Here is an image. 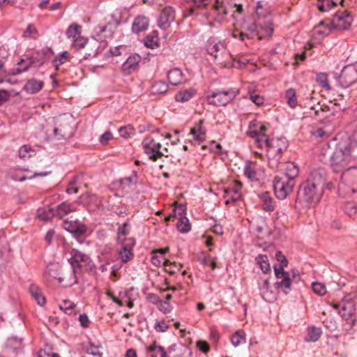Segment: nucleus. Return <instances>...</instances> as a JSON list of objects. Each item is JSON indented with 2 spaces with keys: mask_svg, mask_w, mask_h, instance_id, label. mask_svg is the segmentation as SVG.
<instances>
[{
  "mask_svg": "<svg viewBox=\"0 0 357 357\" xmlns=\"http://www.w3.org/2000/svg\"><path fill=\"white\" fill-rule=\"evenodd\" d=\"M89 211H94L102 206V199L96 195H86L82 197Z\"/></svg>",
  "mask_w": 357,
  "mask_h": 357,
  "instance_id": "aec40b11",
  "label": "nucleus"
},
{
  "mask_svg": "<svg viewBox=\"0 0 357 357\" xmlns=\"http://www.w3.org/2000/svg\"><path fill=\"white\" fill-rule=\"evenodd\" d=\"M22 344V339H19L17 337H11L8 340V346H14V351H15L17 348H20Z\"/></svg>",
  "mask_w": 357,
  "mask_h": 357,
  "instance_id": "680f3d73",
  "label": "nucleus"
},
{
  "mask_svg": "<svg viewBox=\"0 0 357 357\" xmlns=\"http://www.w3.org/2000/svg\"><path fill=\"white\" fill-rule=\"evenodd\" d=\"M36 153L29 145H23L18 150V155L22 160H27L36 155Z\"/></svg>",
  "mask_w": 357,
  "mask_h": 357,
  "instance_id": "2f4dec72",
  "label": "nucleus"
},
{
  "mask_svg": "<svg viewBox=\"0 0 357 357\" xmlns=\"http://www.w3.org/2000/svg\"><path fill=\"white\" fill-rule=\"evenodd\" d=\"M55 214V211L52 208H43L38 211V216L44 221H48L52 219Z\"/></svg>",
  "mask_w": 357,
  "mask_h": 357,
  "instance_id": "58836bf2",
  "label": "nucleus"
},
{
  "mask_svg": "<svg viewBox=\"0 0 357 357\" xmlns=\"http://www.w3.org/2000/svg\"><path fill=\"white\" fill-rule=\"evenodd\" d=\"M151 262H152V264L153 265H155L156 266H159L161 264H164L165 266H166V264H165V263H166L165 259L162 256H158V255H155L153 253V255L151 257Z\"/></svg>",
  "mask_w": 357,
  "mask_h": 357,
  "instance_id": "4d7b16f0",
  "label": "nucleus"
},
{
  "mask_svg": "<svg viewBox=\"0 0 357 357\" xmlns=\"http://www.w3.org/2000/svg\"><path fill=\"white\" fill-rule=\"evenodd\" d=\"M357 81V66L344 67L339 76L338 82L342 88H347Z\"/></svg>",
  "mask_w": 357,
  "mask_h": 357,
  "instance_id": "1a4fd4ad",
  "label": "nucleus"
},
{
  "mask_svg": "<svg viewBox=\"0 0 357 357\" xmlns=\"http://www.w3.org/2000/svg\"><path fill=\"white\" fill-rule=\"evenodd\" d=\"M141 57L138 54L130 56L122 65V70L124 74L129 75L138 67Z\"/></svg>",
  "mask_w": 357,
  "mask_h": 357,
  "instance_id": "f3484780",
  "label": "nucleus"
},
{
  "mask_svg": "<svg viewBox=\"0 0 357 357\" xmlns=\"http://www.w3.org/2000/svg\"><path fill=\"white\" fill-rule=\"evenodd\" d=\"M324 171L319 169L313 172L312 179L304 181L299 187L296 204L306 207L317 204L323 195L324 180L321 177Z\"/></svg>",
  "mask_w": 357,
  "mask_h": 357,
  "instance_id": "f257e3e1",
  "label": "nucleus"
},
{
  "mask_svg": "<svg viewBox=\"0 0 357 357\" xmlns=\"http://www.w3.org/2000/svg\"><path fill=\"white\" fill-rule=\"evenodd\" d=\"M259 26V24L252 23V24L247 26L245 29L250 32L249 33L251 34V36H257Z\"/></svg>",
  "mask_w": 357,
  "mask_h": 357,
  "instance_id": "13d9d810",
  "label": "nucleus"
},
{
  "mask_svg": "<svg viewBox=\"0 0 357 357\" xmlns=\"http://www.w3.org/2000/svg\"><path fill=\"white\" fill-rule=\"evenodd\" d=\"M317 82L319 85L326 89H330V85L328 82L327 75L325 73H319L317 75Z\"/></svg>",
  "mask_w": 357,
  "mask_h": 357,
  "instance_id": "3c124183",
  "label": "nucleus"
},
{
  "mask_svg": "<svg viewBox=\"0 0 357 357\" xmlns=\"http://www.w3.org/2000/svg\"><path fill=\"white\" fill-rule=\"evenodd\" d=\"M88 40L81 36L73 40V46L76 50H80L87 44Z\"/></svg>",
  "mask_w": 357,
  "mask_h": 357,
  "instance_id": "603ef678",
  "label": "nucleus"
},
{
  "mask_svg": "<svg viewBox=\"0 0 357 357\" xmlns=\"http://www.w3.org/2000/svg\"><path fill=\"white\" fill-rule=\"evenodd\" d=\"M168 328V325L164 321H157L154 326V328L158 332H165Z\"/></svg>",
  "mask_w": 357,
  "mask_h": 357,
  "instance_id": "052dcab7",
  "label": "nucleus"
},
{
  "mask_svg": "<svg viewBox=\"0 0 357 357\" xmlns=\"http://www.w3.org/2000/svg\"><path fill=\"white\" fill-rule=\"evenodd\" d=\"M244 175L251 181H257V173L255 165L250 161L247 162L244 169Z\"/></svg>",
  "mask_w": 357,
  "mask_h": 357,
  "instance_id": "cd10ccee",
  "label": "nucleus"
},
{
  "mask_svg": "<svg viewBox=\"0 0 357 357\" xmlns=\"http://www.w3.org/2000/svg\"><path fill=\"white\" fill-rule=\"evenodd\" d=\"M262 200V208L265 211L271 212L275 209V204L273 198L269 193L266 192L261 195Z\"/></svg>",
  "mask_w": 357,
  "mask_h": 357,
  "instance_id": "c756f323",
  "label": "nucleus"
},
{
  "mask_svg": "<svg viewBox=\"0 0 357 357\" xmlns=\"http://www.w3.org/2000/svg\"><path fill=\"white\" fill-rule=\"evenodd\" d=\"M148 351L151 353V357H167V352L163 347L153 343L148 347Z\"/></svg>",
  "mask_w": 357,
  "mask_h": 357,
  "instance_id": "72a5a7b5",
  "label": "nucleus"
},
{
  "mask_svg": "<svg viewBox=\"0 0 357 357\" xmlns=\"http://www.w3.org/2000/svg\"><path fill=\"white\" fill-rule=\"evenodd\" d=\"M129 232L130 228L128 225L127 222H125L119 227L117 234L121 236H127L129 234Z\"/></svg>",
  "mask_w": 357,
  "mask_h": 357,
  "instance_id": "bf43d9fd",
  "label": "nucleus"
},
{
  "mask_svg": "<svg viewBox=\"0 0 357 357\" xmlns=\"http://www.w3.org/2000/svg\"><path fill=\"white\" fill-rule=\"evenodd\" d=\"M29 292L38 305L43 306L45 304L46 299L38 286L31 284L29 287Z\"/></svg>",
  "mask_w": 357,
  "mask_h": 357,
  "instance_id": "a878e982",
  "label": "nucleus"
},
{
  "mask_svg": "<svg viewBox=\"0 0 357 357\" xmlns=\"http://www.w3.org/2000/svg\"><path fill=\"white\" fill-rule=\"evenodd\" d=\"M230 340L235 347L243 344L245 342V333L243 330H238L231 336Z\"/></svg>",
  "mask_w": 357,
  "mask_h": 357,
  "instance_id": "473e14b6",
  "label": "nucleus"
},
{
  "mask_svg": "<svg viewBox=\"0 0 357 357\" xmlns=\"http://www.w3.org/2000/svg\"><path fill=\"white\" fill-rule=\"evenodd\" d=\"M342 1L343 0H318L317 6L321 12H327Z\"/></svg>",
  "mask_w": 357,
  "mask_h": 357,
  "instance_id": "393cba45",
  "label": "nucleus"
},
{
  "mask_svg": "<svg viewBox=\"0 0 357 357\" xmlns=\"http://www.w3.org/2000/svg\"><path fill=\"white\" fill-rule=\"evenodd\" d=\"M142 144L144 152L149 155L150 159L156 160L163 155V153L160 151L161 144L160 143H157L152 139L149 142L144 140Z\"/></svg>",
  "mask_w": 357,
  "mask_h": 357,
  "instance_id": "4468645a",
  "label": "nucleus"
},
{
  "mask_svg": "<svg viewBox=\"0 0 357 357\" xmlns=\"http://www.w3.org/2000/svg\"><path fill=\"white\" fill-rule=\"evenodd\" d=\"M357 158V132L352 139L340 142L331 155V167L336 172L344 169L348 164Z\"/></svg>",
  "mask_w": 357,
  "mask_h": 357,
  "instance_id": "f03ea898",
  "label": "nucleus"
},
{
  "mask_svg": "<svg viewBox=\"0 0 357 357\" xmlns=\"http://www.w3.org/2000/svg\"><path fill=\"white\" fill-rule=\"evenodd\" d=\"M298 168L294 163L289 162L286 166V172L282 177H287V179H291L294 181V179L298 176Z\"/></svg>",
  "mask_w": 357,
  "mask_h": 357,
  "instance_id": "f704fd0d",
  "label": "nucleus"
},
{
  "mask_svg": "<svg viewBox=\"0 0 357 357\" xmlns=\"http://www.w3.org/2000/svg\"><path fill=\"white\" fill-rule=\"evenodd\" d=\"M256 260L259 264L261 271L266 273L271 270L270 264L268 263V257L266 255H259L257 257Z\"/></svg>",
  "mask_w": 357,
  "mask_h": 357,
  "instance_id": "37998d69",
  "label": "nucleus"
},
{
  "mask_svg": "<svg viewBox=\"0 0 357 357\" xmlns=\"http://www.w3.org/2000/svg\"><path fill=\"white\" fill-rule=\"evenodd\" d=\"M70 253L71 257L68 259V261L72 268L77 269V271L81 268H84L90 273L95 271L96 266L87 255L77 249H72Z\"/></svg>",
  "mask_w": 357,
  "mask_h": 357,
  "instance_id": "39448f33",
  "label": "nucleus"
},
{
  "mask_svg": "<svg viewBox=\"0 0 357 357\" xmlns=\"http://www.w3.org/2000/svg\"><path fill=\"white\" fill-rule=\"evenodd\" d=\"M177 228L181 233H188L191 229V226L188 218L185 216L178 217Z\"/></svg>",
  "mask_w": 357,
  "mask_h": 357,
  "instance_id": "e433bc0d",
  "label": "nucleus"
},
{
  "mask_svg": "<svg viewBox=\"0 0 357 357\" xmlns=\"http://www.w3.org/2000/svg\"><path fill=\"white\" fill-rule=\"evenodd\" d=\"M206 50L209 54L216 59L223 53L225 47L222 43L217 42L214 38H210L208 41Z\"/></svg>",
  "mask_w": 357,
  "mask_h": 357,
  "instance_id": "dca6fc26",
  "label": "nucleus"
},
{
  "mask_svg": "<svg viewBox=\"0 0 357 357\" xmlns=\"http://www.w3.org/2000/svg\"><path fill=\"white\" fill-rule=\"evenodd\" d=\"M233 36L234 38H239L241 40L243 41L246 39H250V38H252L253 36H251V34L250 33H245V32H239V33H233Z\"/></svg>",
  "mask_w": 357,
  "mask_h": 357,
  "instance_id": "69168bd1",
  "label": "nucleus"
},
{
  "mask_svg": "<svg viewBox=\"0 0 357 357\" xmlns=\"http://www.w3.org/2000/svg\"><path fill=\"white\" fill-rule=\"evenodd\" d=\"M175 19V11L171 6L164 8L158 21V26L164 30L168 29Z\"/></svg>",
  "mask_w": 357,
  "mask_h": 357,
  "instance_id": "ddd939ff",
  "label": "nucleus"
},
{
  "mask_svg": "<svg viewBox=\"0 0 357 357\" xmlns=\"http://www.w3.org/2000/svg\"><path fill=\"white\" fill-rule=\"evenodd\" d=\"M321 334L320 328L309 326L307 328V335L305 337L306 342H316L319 340Z\"/></svg>",
  "mask_w": 357,
  "mask_h": 357,
  "instance_id": "c85d7f7f",
  "label": "nucleus"
},
{
  "mask_svg": "<svg viewBox=\"0 0 357 357\" xmlns=\"http://www.w3.org/2000/svg\"><path fill=\"white\" fill-rule=\"evenodd\" d=\"M75 211V208H72L71 205L66 204V202H63L57 206L55 214L59 218H62L64 215H66L70 212Z\"/></svg>",
  "mask_w": 357,
  "mask_h": 357,
  "instance_id": "c9c22d12",
  "label": "nucleus"
},
{
  "mask_svg": "<svg viewBox=\"0 0 357 357\" xmlns=\"http://www.w3.org/2000/svg\"><path fill=\"white\" fill-rule=\"evenodd\" d=\"M158 305L159 310L165 314L169 313L172 311V307L167 301H160Z\"/></svg>",
  "mask_w": 357,
  "mask_h": 357,
  "instance_id": "6e6d98bb",
  "label": "nucleus"
},
{
  "mask_svg": "<svg viewBox=\"0 0 357 357\" xmlns=\"http://www.w3.org/2000/svg\"><path fill=\"white\" fill-rule=\"evenodd\" d=\"M53 135L56 140L66 139L72 135V130L68 123H59L53 129Z\"/></svg>",
  "mask_w": 357,
  "mask_h": 357,
  "instance_id": "a211bd4d",
  "label": "nucleus"
},
{
  "mask_svg": "<svg viewBox=\"0 0 357 357\" xmlns=\"http://www.w3.org/2000/svg\"><path fill=\"white\" fill-rule=\"evenodd\" d=\"M352 21L353 18L349 13L344 10L338 11L331 21V28L339 31L346 30L350 26Z\"/></svg>",
  "mask_w": 357,
  "mask_h": 357,
  "instance_id": "9d476101",
  "label": "nucleus"
},
{
  "mask_svg": "<svg viewBox=\"0 0 357 357\" xmlns=\"http://www.w3.org/2000/svg\"><path fill=\"white\" fill-rule=\"evenodd\" d=\"M69 53L67 51L62 52L53 60V65L58 68L61 65L66 62L69 59Z\"/></svg>",
  "mask_w": 357,
  "mask_h": 357,
  "instance_id": "09e8293b",
  "label": "nucleus"
},
{
  "mask_svg": "<svg viewBox=\"0 0 357 357\" xmlns=\"http://www.w3.org/2000/svg\"><path fill=\"white\" fill-rule=\"evenodd\" d=\"M149 26V19L144 16L137 17L132 25V30L134 33H138L145 31Z\"/></svg>",
  "mask_w": 357,
  "mask_h": 357,
  "instance_id": "5701e85b",
  "label": "nucleus"
},
{
  "mask_svg": "<svg viewBox=\"0 0 357 357\" xmlns=\"http://www.w3.org/2000/svg\"><path fill=\"white\" fill-rule=\"evenodd\" d=\"M59 267L57 264H49L45 270V275L51 279H57L59 276Z\"/></svg>",
  "mask_w": 357,
  "mask_h": 357,
  "instance_id": "ea45409f",
  "label": "nucleus"
},
{
  "mask_svg": "<svg viewBox=\"0 0 357 357\" xmlns=\"http://www.w3.org/2000/svg\"><path fill=\"white\" fill-rule=\"evenodd\" d=\"M75 307V305L68 300H65L62 302L60 305L61 310H63L65 313L70 314L72 313L73 310Z\"/></svg>",
  "mask_w": 357,
  "mask_h": 357,
  "instance_id": "864d4df0",
  "label": "nucleus"
},
{
  "mask_svg": "<svg viewBox=\"0 0 357 357\" xmlns=\"http://www.w3.org/2000/svg\"><path fill=\"white\" fill-rule=\"evenodd\" d=\"M82 26L77 24H72L69 26L66 31V35L68 38H71L72 40L77 38L81 34Z\"/></svg>",
  "mask_w": 357,
  "mask_h": 357,
  "instance_id": "4c0bfd02",
  "label": "nucleus"
},
{
  "mask_svg": "<svg viewBox=\"0 0 357 357\" xmlns=\"http://www.w3.org/2000/svg\"><path fill=\"white\" fill-rule=\"evenodd\" d=\"M275 258L280 265H274V272L278 281L275 283L276 289L282 290L285 294L290 292L291 285L294 282L300 280V275L297 271H292L291 273L284 271V268L288 264V261L281 251H278Z\"/></svg>",
  "mask_w": 357,
  "mask_h": 357,
  "instance_id": "20e7f679",
  "label": "nucleus"
},
{
  "mask_svg": "<svg viewBox=\"0 0 357 357\" xmlns=\"http://www.w3.org/2000/svg\"><path fill=\"white\" fill-rule=\"evenodd\" d=\"M313 291L319 296H323L326 293V288L323 283L314 282L312 284Z\"/></svg>",
  "mask_w": 357,
  "mask_h": 357,
  "instance_id": "8fccbe9b",
  "label": "nucleus"
},
{
  "mask_svg": "<svg viewBox=\"0 0 357 357\" xmlns=\"http://www.w3.org/2000/svg\"><path fill=\"white\" fill-rule=\"evenodd\" d=\"M203 121H200L190 130V134L193 137V139L202 142L206 139V130L202 126Z\"/></svg>",
  "mask_w": 357,
  "mask_h": 357,
  "instance_id": "4be33fe9",
  "label": "nucleus"
},
{
  "mask_svg": "<svg viewBox=\"0 0 357 357\" xmlns=\"http://www.w3.org/2000/svg\"><path fill=\"white\" fill-rule=\"evenodd\" d=\"M344 210L349 217L354 219L357 218V204H356L354 202H346L344 206Z\"/></svg>",
  "mask_w": 357,
  "mask_h": 357,
  "instance_id": "a19ab883",
  "label": "nucleus"
},
{
  "mask_svg": "<svg viewBox=\"0 0 357 357\" xmlns=\"http://www.w3.org/2000/svg\"><path fill=\"white\" fill-rule=\"evenodd\" d=\"M43 87V82L35 79H29L23 86V90L27 93L33 94L38 92Z\"/></svg>",
  "mask_w": 357,
  "mask_h": 357,
  "instance_id": "412c9836",
  "label": "nucleus"
},
{
  "mask_svg": "<svg viewBox=\"0 0 357 357\" xmlns=\"http://www.w3.org/2000/svg\"><path fill=\"white\" fill-rule=\"evenodd\" d=\"M78 273L77 269L72 268V270L68 271L67 273H63L62 276L58 278L59 283H64L65 287H71L77 283V274Z\"/></svg>",
  "mask_w": 357,
  "mask_h": 357,
  "instance_id": "6ab92c4d",
  "label": "nucleus"
},
{
  "mask_svg": "<svg viewBox=\"0 0 357 357\" xmlns=\"http://www.w3.org/2000/svg\"><path fill=\"white\" fill-rule=\"evenodd\" d=\"M266 127L260 122L257 121H252L250 123L249 130L247 131L248 135L250 137L254 138L256 144L258 146V142L262 139V136L268 137L265 132L266 131Z\"/></svg>",
  "mask_w": 357,
  "mask_h": 357,
  "instance_id": "9b49d317",
  "label": "nucleus"
},
{
  "mask_svg": "<svg viewBox=\"0 0 357 357\" xmlns=\"http://www.w3.org/2000/svg\"><path fill=\"white\" fill-rule=\"evenodd\" d=\"M120 183L124 186L135 185L137 183V174L136 172H132V174L130 176L121 178Z\"/></svg>",
  "mask_w": 357,
  "mask_h": 357,
  "instance_id": "de8ad7c7",
  "label": "nucleus"
},
{
  "mask_svg": "<svg viewBox=\"0 0 357 357\" xmlns=\"http://www.w3.org/2000/svg\"><path fill=\"white\" fill-rule=\"evenodd\" d=\"M87 354L95 357H102V354L98 351V347H94L93 345H91V347L87 349Z\"/></svg>",
  "mask_w": 357,
  "mask_h": 357,
  "instance_id": "774afa93",
  "label": "nucleus"
},
{
  "mask_svg": "<svg viewBox=\"0 0 357 357\" xmlns=\"http://www.w3.org/2000/svg\"><path fill=\"white\" fill-rule=\"evenodd\" d=\"M295 181L287 179V177L276 176L273 180V190L275 196L279 199H284L294 188Z\"/></svg>",
  "mask_w": 357,
  "mask_h": 357,
  "instance_id": "423d86ee",
  "label": "nucleus"
},
{
  "mask_svg": "<svg viewBox=\"0 0 357 357\" xmlns=\"http://www.w3.org/2000/svg\"><path fill=\"white\" fill-rule=\"evenodd\" d=\"M238 93L239 90L234 89L213 92L211 94L207 96V100L211 105L225 106L232 101Z\"/></svg>",
  "mask_w": 357,
  "mask_h": 357,
  "instance_id": "0eeeda50",
  "label": "nucleus"
},
{
  "mask_svg": "<svg viewBox=\"0 0 357 357\" xmlns=\"http://www.w3.org/2000/svg\"><path fill=\"white\" fill-rule=\"evenodd\" d=\"M135 244V240H128L126 245L119 249V257L120 258L121 263H127L133 258L134 254L132 252V248Z\"/></svg>",
  "mask_w": 357,
  "mask_h": 357,
  "instance_id": "2eb2a0df",
  "label": "nucleus"
},
{
  "mask_svg": "<svg viewBox=\"0 0 357 357\" xmlns=\"http://www.w3.org/2000/svg\"><path fill=\"white\" fill-rule=\"evenodd\" d=\"M63 223L64 229L76 237L83 235L86 230V227L84 224L77 220H73V217L65 219Z\"/></svg>",
  "mask_w": 357,
  "mask_h": 357,
  "instance_id": "f8f14e48",
  "label": "nucleus"
},
{
  "mask_svg": "<svg viewBox=\"0 0 357 357\" xmlns=\"http://www.w3.org/2000/svg\"><path fill=\"white\" fill-rule=\"evenodd\" d=\"M262 137L258 142V147L266 148L269 167L273 170H280L282 153L287 149V140L284 137Z\"/></svg>",
  "mask_w": 357,
  "mask_h": 357,
  "instance_id": "7ed1b4c3",
  "label": "nucleus"
},
{
  "mask_svg": "<svg viewBox=\"0 0 357 357\" xmlns=\"http://www.w3.org/2000/svg\"><path fill=\"white\" fill-rule=\"evenodd\" d=\"M144 45L147 47L154 48L158 45L157 38L153 35H149L144 39Z\"/></svg>",
  "mask_w": 357,
  "mask_h": 357,
  "instance_id": "5fc2aeb1",
  "label": "nucleus"
},
{
  "mask_svg": "<svg viewBox=\"0 0 357 357\" xmlns=\"http://www.w3.org/2000/svg\"><path fill=\"white\" fill-rule=\"evenodd\" d=\"M167 78L170 84L176 86L183 82V75L179 68H174L169 71Z\"/></svg>",
  "mask_w": 357,
  "mask_h": 357,
  "instance_id": "b1692460",
  "label": "nucleus"
},
{
  "mask_svg": "<svg viewBox=\"0 0 357 357\" xmlns=\"http://www.w3.org/2000/svg\"><path fill=\"white\" fill-rule=\"evenodd\" d=\"M273 33V27L272 26V24L269 23L268 24H266L265 26H263L261 24H259V32L257 34L258 40H261L264 38H270Z\"/></svg>",
  "mask_w": 357,
  "mask_h": 357,
  "instance_id": "bb28decb",
  "label": "nucleus"
},
{
  "mask_svg": "<svg viewBox=\"0 0 357 357\" xmlns=\"http://www.w3.org/2000/svg\"><path fill=\"white\" fill-rule=\"evenodd\" d=\"M37 31L35 26L32 24H29L24 31L23 36L24 37H32L33 34L36 33Z\"/></svg>",
  "mask_w": 357,
  "mask_h": 357,
  "instance_id": "338daca9",
  "label": "nucleus"
},
{
  "mask_svg": "<svg viewBox=\"0 0 357 357\" xmlns=\"http://www.w3.org/2000/svg\"><path fill=\"white\" fill-rule=\"evenodd\" d=\"M196 93L193 89H188L178 92L175 96L176 100L181 102L188 101Z\"/></svg>",
  "mask_w": 357,
  "mask_h": 357,
  "instance_id": "7c9ffc66",
  "label": "nucleus"
},
{
  "mask_svg": "<svg viewBox=\"0 0 357 357\" xmlns=\"http://www.w3.org/2000/svg\"><path fill=\"white\" fill-rule=\"evenodd\" d=\"M120 135L124 138L130 137L132 132V129L130 127H122L119 130Z\"/></svg>",
  "mask_w": 357,
  "mask_h": 357,
  "instance_id": "e2e57ef3",
  "label": "nucleus"
},
{
  "mask_svg": "<svg viewBox=\"0 0 357 357\" xmlns=\"http://www.w3.org/2000/svg\"><path fill=\"white\" fill-rule=\"evenodd\" d=\"M168 90V85L162 81L155 82L152 85V91L153 93H165Z\"/></svg>",
  "mask_w": 357,
  "mask_h": 357,
  "instance_id": "c03bdc74",
  "label": "nucleus"
},
{
  "mask_svg": "<svg viewBox=\"0 0 357 357\" xmlns=\"http://www.w3.org/2000/svg\"><path fill=\"white\" fill-rule=\"evenodd\" d=\"M333 307L338 310V313L343 319L347 320V324H349V328L355 324L356 319L349 320V318L355 312L354 304L352 301L344 299L342 303L334 304Z\"/></svg>",
  "mask_w": 357,
  "mask_h": 357,
  "instance_id": "6e6552de",
  "label": "nucleus"
},
{
  "mask_svg": "<svg viewBox=\"0 0 357 357\" xmlns=\"http://www.w3.org/2000/svg\"><path fill=\"white\" fill-rule=\"evenodd\" d=\"M287 102L290 107H295L297 105L296 91L294 89H289L285 93Z\"/></svg>",
  "mask_w": 357,
  "mask_h": 357,
  "instance_id": "79ce46f5",
  "label": "nucleus"
},
{
  "mask_svg": "<svg viewBox=\"0 0 357 357\" xmlns=\"http://www.w3.org/2000/svg\"><path fill=\"white\" fill-rule=\"evenodd\" d=\"M218 0L216 1L215 9L218 11V14L215 17V21L218 23H222L225 21V16L228 14L227 10L225 8H222L219 5Z\"/></svg>",
  "mask_w": 357,
  "mask_h": 357,
  "instance_id": "49530a36",
  "label": "nucleus"
},
{
  "mask_svg": "<svg viewBox=\"0 0 357 357\" xmlns=\"http://www.w3.org/2000/svg\"><path fill=\"white\" fill-rule=\"evenodd\" d=\"M185 210L186 207L185 205L179 204L176 208L174 209L172 214H170L165 218V221H169L172 218H176L177 216H185Z\"/></svg>",
  "mask_w": 357,
  "mask_h": 357,
  "instance_id": "a18cd8bd",
  "label": "nucleus"
},
{
  "mask_svg": "<svg viewBox=\"0 0 357 357\" xmlns=\"http://www.w3.org/2000/svg\"><path fill=\"white\" fill-rule=\"evenodd\" d=\"M112 138V132L109 131H107L100 137L99 140L102 144H106Z\"/></svg>",
  "mask_w": 357,
  "mask_h": 357,
  "instance_id": "0e129e2a",
  "label": "nucleus"
}]
</instances>
